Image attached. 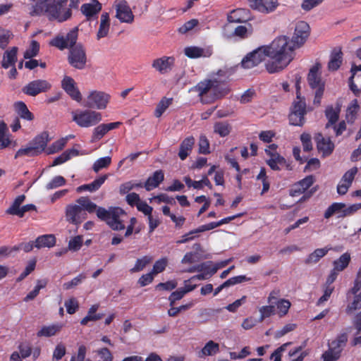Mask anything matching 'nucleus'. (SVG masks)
<instances>
[{
  "instance_id": "obj_1",
  "label": "nucleus",
  "mask_w": 361,
  "mask_h": 361,
  "mask_svg": "<svg viewBox=\"0 0 361 361\" xmlns=\"http://www.w3.org/2000/svg\"><path fill=\"white\" fill-rule=\"evenodd\" d=\"M268 57L271 59L266 63L269 73L283 70L293 59L294 50L297 49L289 37L283 35L276 38L269 45L265 46Z\"/></svg>"
},
{
  "instance_id": "obj_2",
  "label": "nucleus",
  "mask_w": 361,
  "mask_h": 361,
  "mask_svg": "<svg viewBox=\"0 0 361 361\" xmlns=\"http://www.w3.org/2000/svg\"><path fill=\"white\" fill-rule=\"evenodd\" d=\"M76 202L80 204L85 212H96L97 217L105 221L111 229L121 231L125 228V225L121 220V216L123 215L125 212L121 208L109 207L106 209L104 207H97L87 197H81L76 200Z\"/></svg>"
},
{
  "instance_id": "obj_3",
  "label": "nucleus",
  "mask_w": 361,
  "mask_h": 361,
  "mask_svg": "<svg viewBox=\"0 0 361 361\" xmlns=\"http://www.w3.org/2000/svg\"><path fill=\"white\" fill-rule=\"evenodd\" d=\"M29 13L31 16L44 15L49 20L62 23L71 18L72 12L69 8L61 12V3L56 2V0H35Z\"/></svg>"
},
{
  "instance_id": "obj_4",
  "label": "nucleus",
  "mask_w": 361,
  "mask_h": 361,
  "mask_svg": "<svg viewBox=\"0 0 361 361\" xmlns=\"http://www.w3.org/2000/svg\"><path fill=\"white\" fill-rule=\"evenodd\" d=\"M195 90L200 97L201 102L209 104L226 94V90L216 80H206L199 82Z\"/></svg>"
},
{
  "instance_id": "obj_5",
  "label": "nucleus",
  "mask_w": 361,
  "mask_h": 361,
  "mask_svg": "<svg viewBox=\"0 0 361 361\" xmlns=\"http://www.w3.org/2000/svg\"><path fill=\"white\" fill-rule=\"evenodd\" d=\"M50 140L47 132L42 133L30 142L26 147L18 149L15 155V158L23 156L35 157L40 154L45 150L47 143Z\"/></svg>"
},
{
  "instance_id": "obj_6",
  "label": "nucleus",
  "mask_w": 361,
  "mask_h": 361,
  "mask_svg": "<svg viewBox=\"0 0 361 361\" xmlns=\"http://www.w3.org/2000/svg\"><path fill=\"white\" fill-rule=\"evenodd\" d=\"M72 115L73 121L82 128L95 126L102 120L101 114L92 110H77Z\"/></svg>"
},
{
  "instance_id": "obj_7",
  "label": "nucleus",
  "mask_w": 361,
  "mask_h": 361,
  "mask_svg": "<svg viewBox=\"0 0 361 361\" xmlns=\"http://www.w3.org/2000/svg\"><path fill=\"white\" fill-rule=\"evenodd\" d=\"M320 66L319 64H316L312 66L307 75V81L309 85L312 89H315V94L314 99V104L319 106L321 103V99L322 97L324 85L322 82L321 76L319 74Z\"/></svg>"
},
{
  "instance_id": "obj_8",
  "label": "nucleus",
  "mask_w": 361,
  "mask_h": 361,
  "mask_svg": "<svg viewBox=\"0 0 361 361\" xmlns=\"http://www.w3.org/2000/svg\"><path fill=\"white\" fill-rule=\"evenodd\" d=\"M68 61L70 65L75 68L82 70L85 67L87 63L86 51L81 44H78L69 49Z\"/></svg>"
},
{
  "instance_id": "obj_9",
  "label": "nucleus",
  "mask_w": 361,
  "mask_h": 361,
  "mask_svg": "<svg viewBox=\"0 0 361 361\" xmlns=\"http://www.w3.org/2000/svg\"><path fill=\"white\" fill-rule=\"evenodd\" d=\"M78 28L75 27L67 33L66 36L58 35L50 41L51 46L56 47L60 50L74 47L78 36Z\"/></svg>"
},
{
  "instance_id": "obj_10",
  "label": "nucleus",
  "mask_w": 361,
  "mask_h": 361,
  "mask_svg": "<svg viewBox=\"0 0 361 361\" xmlns=\"http://www.w3.org/2000/svg\"><path fill=\"white\" fill-rule=\"evenodd\" d=\"M266 56H268V51L266 47H260L252 52L248 53L243 59L241 66L243 68L247 69L254 68L262 62Z\"/></svg>"
},
{
  "instance_id": "obj_11",
  "label": "nucleus",
  "mask_w": 361,
  "mask_h": 361,
  "mask_svg": "<svg viewBox=\"0 0 361 361\" xmlns=\"http://www.w3.org/2000/svg\"><path fill=\"white\" fill-rule=\"evenodd\" d=\"M306 104L305 99H297L293 102L291 113L289 115L290 124L293 126H302L305 123V115L306 114Z\"/></svg>"
},
{
  "instance_id": "obj_12",
  "label": "nucleus",
  "mask_w": 361,
  "mask_h": 361,
  "mask_svg": "<svg viewBox=\"0 0 361 361\" xmlns=\"http://www.w3.org/2000/svg\"><path fill=\"white\" fill-rule=\"evenodd\" d=\"M110 96L100 91H93L87 97L85 106L90 109H104L109 101Z\"/></svg>"
},
{
  "instance_id": "obj_13",
  "label": "nucleus",
  "mask_w": 361,
  "mask_h": 361,
  "mask_svg": "<svg viewBox=\"0 0 361 361\" xmlns=\"http://www.w3.org/2000/svg\"><path fill=\"white\" fill-rule=\"evenodd\" d=\"M51 88V84L46 80H35L30 82L22 89L24 94L35 97L40 93L46 92Z\"/></svg>"
},
{
  "instance_id": "obj_14",
  "label": "nucleus",
  "mask_w": 361,
  "mask_h": 361,
  "mask_svg": "<svg viewBox=\"0 0 361 361\" xmlns=\"http://www.w3.org/2000/svg\"><path fill=\"white\" fill-rule=\"evenodd\" d=\"M310 26L305 21L297 23L291 42L296 48L300 47L307 40L310 35Z\"/></svg>"
},
{
  "instance_id": "obj_15",
  "label": "nucleus",
  "mask_w": 361,
  "mask_h": 361,
  "mask_svg": "<svg viewBox=\"0 0 361 361\" xmlns=\"http://www.w3.org/2000/svg\"><path fill=\"white\" fill-rule=\"evenodd\" d=\"M66 216L68 221L73 224H79L87 218L80 204H69L66 208Z\"/></svg>"
},
{
  "instance_id": "obj_16",
  "label": "nucleus",
  "mask_w": 361,
  "mask_h": 361,
  "mask_svg": "<svg viewBox=\"0 0 361 361\" xmlns=\"http://www.w3.org/2000/svg\"><path fill=\"white\" fill-rule=\"evenodd\" d=\"M249 6L258 12L269 13L279 6L278 0H248Z\"/></svg>"
},
{
  "instance_id": "obj_17",
  "label": "nucleus",
  "mask_w": 361,
  "mask_h": 361,
  "mask_svg": "<svg viewBox=\"0 0 361 361\" xmlns=\"http://www.w3.org/2000/svg\"><path fill=\"white\" fill-rule=\"evenodd\" d=\"M174 58L171 56H162L154 59L152 66L161 74H165L172 70L174 65Z\"/></svg>"
},
{
  "instance_id": "obj_18",
  "label": "nucleus",
  "mask_w": 361,
  "mask_h": 361,
  "mask_svg": "<svg viewBox=\"0 0 361 361\" xmlns=\"http://www.w3.org/2000/svg\"><path fill=\"white\" fill-rule=\"evenodd\" d=\"M116 17L122 23H131L134 20V16L128 3L121 1L116 6Z\"/></svg>"
},
{
  "instance_id": "obj_19",
  "label": "nucleus",
  "mask_w": 361,
  "mask_h": 361,
  "mask_svg": "<svg viewBox=\"0 0 361 361\" xmlns=\"http://www.w3.org/2000/svg\"><path fill=\"white\" fill-rule=\"evenodd\" d=\"M315 179L312 175L306 176L302 180L295 183L289 191V195L292 197L298 196L304 193L310 186L312 185Z\"/></svg>"
},
{
  "instance_id": "obj_20",
  "label": "nucleus",
  "mask_w": 361,
  "mask_h": 361,
  "mask_svg": "<svg viewBox=\"0 0 361 361\" xmlns=\"http://www.w3.org/2000/svg\"><path fill=\"white\" fill-rule=\"evenodd\" d=\"M314 139L317 142V147L319 152H322L323 156H329L333 152L334 144L330 137H324L321 133H318L315 135Z\"/></svg>"
},
{
  "instance_id": "obj_21",
  "label": "nucleus",
  "mask_w": 361,
  "mask_h": 361,
  "mask_svg": "<svg viewBox=\"0 0 361 361\" xmlns=\"http://www.w3.org/2000/svg\"><path fill=\"white\" fill-rule=\"evenodd\" d=\"M62 87L73 99L77 102L82 100V95L72 78L66 76L62 80Z\"/></svg>"
},
{
  "instance_id": "obj_22",
  "label": "nucleus",
  "mask_w": 361,
  "mask_h": 361,
  "mask_svg": "<svg viewBox=\"0 0 361 361\" xmlns=\"http://www.w3.org/2000/svg\"><path fill=\"white\" fill-rule=\"evenodd\" d=\"M80 10L87 20H90L100 12L102 4L97 0H91L90 3L82 4Z\"/></svg>"
},
{
  "instance_id": "obj_23",
  "label": "nucleus",
  "mask_w": 361,
  "mask_h": 361,
  "mask_svg": "<svg viewBox=\"0 0 361 361\" xmlns=\"http://www.w3.org/2000/svg\"><path fill=\"white\" fill-rule=\"evenodd\" d=\"M164 180V173L162 170H157L150 176L144 185V188L147 191H151L152 190L159 187Z\"/></svg>"
},
{
  "instance_id": "obj_24",
  "label": "nucleus",
  "mask_w": 361,
  "mask_h": 361,
  "mask_svg": "<svg viewBox=\"0 0 361 361\" xmlns=\"http://www.w3.org/2000/svg\"><path fill=\"white\" fill-rule=\"evenodd\" d=\"M249 11L245 8H238L233 10L227 16V20L229 23H245L249 18Z\"/></svg>"
},
{
  "instance_id": "obj_25",
  "label": "nucleus",
  "mask_w": 361,
  "mask_h": 361,
  "mask_svg": "<svg viewBox=\"0 0 361 361\" xmlns=\"http://www.w3.org/2000/svg\"><path fill=\"white\" fill-rule=\"evenodd\" d=\"M185 54L190 59L209 57L212 51L210 49H203L198 47H188L184 49Z\"/></svg>"
},
{
  "instance_id": "obj_26",
  "label": "nucleus",
  "mask_w": 361,
  "mask_h": 361,
  "mask_svg": "<svg viewBox=\"0 0 361 361\" xmlns=\"http://www.w3.org/2000/svg\"><path fill=\"white\" fill-rule=\"evenodd\" d=\"M107 178V175H104L99 178L95 179L93 182L89 184L82 185L77 188L76 191L78 192H82L83 191L95 192L102 186Z\"/></svg>"
},
{
  "instance_id": "obj_27",
  "label": "nucleus",
  "mask_w": 361,
  "mask_h": 361,
  "mask_svg": "<svg viewBox=\"0 0 361 361\" xmlns=\"http://www.w3.org/2000/svg\"><path fill=\"white\" fill-rule=\"evenodd\" d=\"M194 144L195 138L192 136H189L183 140L178 152V157L181 160H185L187 158L192 151Z\"/></svg>"
},
{
  "instance_id": "obj_28",
  "label": "nucleus",
  "mask_w": 361,
  "mask_h": 361,
  "mask_svg": "<svg viewBox=\"0 0 361 361\" xmlns=\"http://www.w3.org/2000/svg\"><path fill=\"white\" fill-rule=\"evenodd\" d=\"M110 27V20L108 13H103L100 18V24L97 33V39H100L108 35Z\"/></svg>"
},
{
  "instance_id": "obj_29",
  "label": "nucleus",
  "mask_w": 361,
  "mask_h": 361,
  "mask_svg": "<svg viewBox=\"0 0 361 361\" xmlns=\"http://www.w3.org/2000/svg\"><path fill=\"white\" fill-rule=\"evenodd\" d=\"M348 338L346 333L339 334L331 343H329V347L341 354V352L347 344Z\"/></svg>"
},
{
  "instance_id": "obj_30",
  "label": "nucleus",
  "mask_w": 361,
  "mask_h": 361,
  "mask_svg": "<svg viewBox=\"0 0 361 361\" xmlns=\"http://www.w3.org/2000/svg\"><path fill=\"white\" fill-rule=\"evenodd\" d=\"M56 238L54 235H43L39 236L35 241V247L40 249L42 247H51L55 245Z\"/></svg>"
},
{
  "instance_id": "obj_31",
  "label": "nucleus",
  "mask_w": 361,
  "mask_h": 361,
  "mask_svg": "<svg viewBox=\"0 0 361 361\" xmlns=\"http://www.w3.org/2000/svg\"><path fill=\"white\" fill-rule=\"evenodd\" d=\"M329 249L326 247L316 249L314 252L310 253L304 262L305 264L310 265L317 263L323 257H324Z\"/></svg>"
},
{
  "instance_id": "obj_32",
  "label": "nucleus",
  "mask_w": 361,
  "mask_h": 361,
  "mask_svg": "<svg viewBox=\"0 0 361 361\" xmlns=\"http://www.w3.org/2000/svg\"><path fill=\"white\" fill-rule=\"evenodd\" d=\"M63 325L59 324L50 326H44L37 333L38 337H51L58 334L62 329Z\"/></svg>"
},
{
  "instance_id": "obj_33",
  "label": "nucleus",
  "mask_w": 361,
  "mask_h": 361,
  "mask_svg": "<svg viewBox=\"0 0 361 361\" xmlns=\"http://www.w3.org/2000/svg\"><path fill=\"white\" fill-rule=\"evenodd\" d=\"M18 48L12 47L10 50L5 51L4 54L1 66L4 68H8L11 66H13L17 58Z\"/></svg>"
},
{
  "instance_id": "obj_34",
  "label": "nucleus",
  "mask_w": 361,
  "mask_h": 361,
  "mask_svg": "<svg viewBox=\"0 0 361 361\" xmlns=\"http://www.w3.org/2000/svg\"><path fill=\"white\" fill-rule=\"evenodd\" d=\"M340 114V107L334 109L332 106H328L325 111V116L328 119L325 128H329L332 127L338 121Z\"/></svg>"
},
{
  "instance_id": "obj_35",
  "label": "nucleus",
  "mask_w": 361,
  "mask_h": 361,
  "mask_svg": "<svg viewBox=\"0 0 361 361\" xmlns=\"http://www.w3.org/2000/svg\"><path fill=\"white\" fill-rule=\"evenodd\" d=\"M342 51L341 49H334L331 54V59L328 64L330 71H336L342 63Z\"/></svg>"
},
{
  "instance_id": "obj_36",
  "label": "nucleus",
  "mask_w": 361,
  "mask_h": 361,
  "mask_svg": "<svg viewBox=\"0 0 361 361\" xmlns=\"http://www.w3.org/2000/svg\"><path fill=\"white\" fill-rule=\"evenodd\" d=\"M359 109L357 100L356 99L352 100L346 110L345 119L348 123H353L355 121Z\"/></svg>"
},
{
  "instance_id": "obj_37",
  "label": "nucleus",
  "mask_w": 361,
  "mask_h": 361,
  "mask_svg": "<svg viewBox=\"0 0 361 361\" xmlns=\"http://www.w3.org/2000/svg\"><path fill=\"white\" fill-rule=\"evenodd\" d=\"M252 32L253 28L251 24H248V27L239 25L235 28L233 32L228 37H238L240 39H245L250 36Z\"/></svg>"
},
{
  "instance_id": "obj_38",
  "label": "nucleus",
  "mask_w": 361,
  "mask_h": 361,
  "mask_svg": "<svg viewBox=\"0 0 361 361\" xmlns=\"http://www.w3.org/2000/svg\"><path fill=\"white\" fill-rule=\"evenodd\" d=\"M79 154V152L75 149H69L62 153L60 156L56 157L53 161L52 166H56L61 164L68 160H69L71 157H76Z\"/></svg>"
},
{
  "instance_id": "obj_39",
  "label": "nucleus",
  "mask_w": 361,
  "mask_h": 361,
  "mask_svg": "<svg viewBox=\"0 0 361 361\" xmlns=\"http://www.w3.org/2000/svg\"><path fill=\"white\" fill-rule=\"evenodd\" d=\"M219 351V345L213 341H209L201 350L199 356H210L216 354Z\"/></svg>"
},
{
  "instance_id": "obj_40",
  "label": "nucleus",
  "mask_w": 361,
  "mask_h": 361,
  "mask_svg": "<svg viewBox=\"0 0 361 361\" xmlns=\"http://www.w3.org/2000/svg\"><path fill=\"white\" fill-rule=\"evenodd\" d=\"M14 106L16 112L22 118L27 121H32L34 118L33 114L29 111L24 102H18Z\"/></svg>"
},
{
  "instance_id": "obj_41",
  "label": "nucleus",
  "mask_w": 361,
  "mask_h": 361,
  "mask_svg": "<svg viewBox=\"0 0 361 361\" xmlns=\"http://www.w3.org/2000/svg\"><path fill=\"white\" fill-rule=\"evenodd\" d=\"M350 261V254L348 252L343 254L338 259L334 261V269L338 272L342 271L348 266Z\"/></svg>"
},
{
  "instance_id": "obj_42",
  "label": "nucleus",
  "mask_w": 361,
  "mask_h": 361,
  "mask_svg": "<svg viewBox=\"0 0 361 361\" xmlns=\"http://www.w3.org/2000/svg\"><path fill=\"white\" fill-rule=\"evenodd\" d=\"M231 130V125L225 121H219L214 123V132L221 137H226Z\"/></svg>"
},
{
  "instance_id": "obj_43",
  "label": "nucleus",
  "mask_w": 361,
  "mask_h": 361,
  "mask_svg": "<svg viewBox=\"0 0 361 361\" xmlns=\"http://www.w3.org/2000/svg\"><path fill=\"white\" fill-rule=\"evenodd\" d=\"M345 204L344 203L335 202L330 205L324 212V216L325 219H329L334 214L343 213Z\"/></svg>"
},
{
  "instance_id": "obj_44",
  "label": "nucleus",
  "mask_w": 361,
  "mask_h": 361,
  "mask_svg": "<svg viewBox=\"0 0 361 361\" xmlns=\"http://www.w3.org/2000/svg\"><path fill=\"white\" fill-rule=\"evenodd\" d=\"M47 284V281L46 279L37 280V285L35 288L24 298L23 300L25 302H28L35 299L39 294V290L42 288H44Z\"/></svg>"
},
{
  "instance_id": "obj_45",
  "label": "nucleus",
  "mask_w": 361,
  "mask_h": 361,
  "mask_svg": "<svg viewBox=\"0 0 361 361\" xmlns=\"http://www.w3.org/2000/svg\"><path fill=\"white\" fill-rule=\"evenodd\" d=\"M144 185L142 183H136L135 181H128L120 185L119 192L121 195L127 194L128 192L134 188H143Z\"/></svg>"
},
{
  "instance_id": "obj_46",
  "label": "nucleus",
  "mask_w": 361,
  "mask_h": 361,
  "mask_svg": "<svg viewBox=\"0 0 361 361\" xmlns=\"http://www.w3.org/2000/svg\"><path fill=\"white\" fill-rule=\"evenodd\" d=\"M171 102L172 99H167L166 97L162 98L157 105L156 109L154 111V116L157 118L160 117L171 105Z\"/></svg>"
},
{
  "instance_id": "obj_47",
  "label": "nucleus",
  "mask_w": 361,
  "mask_h": 361,
  "mask_svg": "<svg viewBox=\"0 0 361 361\" xmlns=\"http://www.w3.org/2000/svg\"><path fill=\"white\" fill-rule=\"evenodd\" d=\"M8 128L6 125L0 121V149H3L8 146L10 140L7 137Z\"/></svg>"
},
{
  "instance_id": "obj_48",
  "label": "nucleus",
  "mask_w": 361,
  "mask_h": 361,
  "mask_svg": "<svg viewBox=\"0 0 361 361\" xmlns=\"http://www.w3.org/2000/svg\"><path fill=\"white\" fill-rule=\"evenodd\" d=\"M68 141V137H63L56 142H54L50 147L47 149V154H51L61 150Z\"/></svg>"
},
{
  "instance_id": "obj_49",
  "label": "nucleus",
  "mask_w": 361,
  "mask_h": 361,
  "mask_svg": "<svg viewBox=\"0 0 361 361\" xmlns=\"http://www.w3.org/2000/svg\"><path fill=\"white\" fill-rule=\"evenodd\" d=\"M152 261V257L149 256H144L141 259H137L134 267L130 271L132 273L138 272L144 269V268Z\"/></svg>"
},
{
  "instance_id": "obj_50",
  "label": "nucleus",
  "mask_w": 361,
  "mask_h": 361,
  "mask_svg": "<svg viewBox=\"0 0 361 361\" xmlns=\"http://www.w3.org/2000/svg\"><path fill=\"white\" fill-rule=\"evenodd\" d=\"M111 162L110 157H105L97 159L93 164L92 169L96 173L99 172L102 169L108 167Z\"/></svg>"
},
{
  "instance_id": "obj_51",
  "label": "nucleus",
  "mask_w": 361,
  "mask_h": 361,
  "mask_svg": "<svg viewBox=\"0 0 361 361\" xmlns=\"http://www.w3.org/2000/svg\"><path fill=\"white\" fill-rule=\"evenodd\" d=\"M25 199V196L24 195H21L18 196L14 200L12 205L6 210V213L12 215H16L20 209V204L24 202Z\"/></svg>"
},
{
  "instance_id": "obj_52",
  "label": "nucleus",
  "mask_w": 361,
  "mask_h": 361,
  "mask_svg": "<svg viewBox=\"0 0 361 361\" xmlns=\"http://www.w3.org/2000/svg\"><path fill=\"white\" fill-rule=\"evenodd\" d=\"M354 295L353 301L346 307L345 311L347 314H351L353 312L361 308V292Z\"/></svg>"
},
{
  "instance_id": "obj_53",
  "label": "nucleus",
  "mask_w": 361,
  "mask_h": 361,
  "mask_svg": "<svg viewBox=\"0 0 361 361\" xmlns=\"http://www.w3.org/2000/svg\"><path fill=\"white\" fill-rule=\"evenodd\" d=\"M107 133L108 130L104 123L98 126L94 129L92 136V142H93L101 140Z\"/></svg>"
},
{
  "instance_id": "obj_54",
  "label": "nucleus",
  "mask_w": 361,
  "mask_h": 361,
  "mask_svg": "<svg viewBox=\"0 0 361 361\" xmlns=\"http://www.w3.org/2000/svg\"><path fill=\"white\" fill-rule=\"evenodd\" d=\"M86 279V275L80 274L78 276L73 279L71 281L64 283L63 287L65 290H69L80 284Z\"/></svg>"
},
{
  "instance_id": "obj_55",
  "label": "nucleus",
  "mask_w": 361,
  "mask_h": 361,
  "mask_svg": "<svg viewBox=\"0 0 361 361\" xmlns=\"http://www.w3.org/2000/svg\"><path fill=\"white\" fill-rule=\"evenodd\" d=\"M39 50V44L37 41H32L30 47L24 53V58L32 59V57L37 55Z\"/></svg>"
},
{
  "instance_id": "obj_56",
  "label": "nucleus",
  "mask_w": 361,
  "mask_h": 361,
  "mask_svg": "<svg viewBox=\"0 0 361 361\" xmlns=\"http://www.w3.org/2000/svg\"><path fill=\"white\" fill-rule=\"evenodd\" d=\"M291 344L292 342H287L281 345L272 353L270 356V360H272L273 361H281L282 353L286 350L287 347Z\"/></svg>"
},
{
  "instance_id": "obj_57",
  "label": "nucleus",
  "mask_w": 361,
  "mask_h": 361,
  "mask_svg": "<svg viewBox=\"0 0 361 361\" xmlns=\"http://www.w3.org/2000/svg\"><path fill=\"white\" fill-rule=\"evenodd\" d=\"M277 309L279 310V314L280 317L286 315L290 307V302L288 300L281 299L276 303Z\"/></svg>"
},
{
  "instance_id": "obj_58",
  "label": "nucleus",
  "mask_w": 361,
  "mask_h": 361,
  "mask_svg": "<svg viewBox=\"0 0 361 361\" xmlns=\"http://www.w3.org/2000/svg\"><path fill=\"white\" fill-rule=\"evenodd\" d=\"M341 355L329 347V349L322 354V358L323 361H336L340 358Z\"/></svg>"
},
{
  "instance_id": "obj_59",
  "label": "nucleus",
  "mask_w": 361,
  "mask_h": 361,
  "mask_svg": "<svg viewBox=\"0 0 361 361\" xmlns=\"http://www.w3.org/2000/svg\"><path fill=\"white\" fill-rule=\"evenodd\" d=\"M357 171V167H353L344 173L341 181L351 185Z\"/></svg>"
},
{
  "instance_id": "obj_60",
  "label": "nucleus",
  "mask_w": 361,
  "mask_h": 361,
  "mask_svg": "<svg viewBox=\"0 0 361 361\" xmlns=\"http://www.w3.org/2000/svg\"><path fill=\"white\" fill-rule=\"evenodd\" d=\"M199 152L203 154L210 153L209 142L205 135H201L199 140Z\"/></svg>"
},
{
  "instance_id": "obj_61",
  "label": "nucleus",
  "mask_w": 361,
  "mask_h": 361,
  "mask_svg": "<svg viewBox=\"0 0 361 361\" xmlns=\"http://www.w3.org/2000/svg\"><path fill=\"white\" fill-rule=\"evenodd\" d=\"M66 183V180L63 176H55L49 183L47 184L46 188L51 190L62 186Z\"/></svg>"
},
{
  "instance_id": "obj_62",
  "label": "nucleus",
  "mask_w": 361,
  "mask_h": 361,
  "mask_svg": "<svg viewBox=\"0 0 361 361\" xmlns=\"http://www.w3.org/2000/svg\"><path fill=\"white\" fill-rule=\"evenodd\" d=\"M82 245V237L77 235L71 239L68 243V249L72 251H77L80 249Z\"/></svg>"
},
{
  "instance_id": "obj_63",
  "label": "nucleus",
  "mask_w": 361,
  "mask_h": 361,
  "mask_svg": "<svg viewBox=\"0 0 361 361\" xmlns=\"http://www.w3.org/2000/svg\"><path fill=\"white\" fill-rule=\"evenodd\" d=\"M274 311H275L274 305H266V306L262 307L259 309V312L261 314V317L259 319L260 322H262L264 319V318L268 317L271 316V314H273L274 313Z\"/></svg>"
},
{
  "instance_id": "obj_64",
  "label": "nucleus",
  "mask_w": 361,
  "mask_h": 361,
  "mask_svg": "<svg viewBox=\"0 0 361 361\" xmlns=\"http://www.w3.org/2000/svg\"><path fill=\"white\" fill-rule=\"evenodd\" d=\"M166 265H167V259L166 258H163L159 260H157L153 266V269H152V273H153V274L154 275V274L162 272L165 269Z\"/></svg>"
}]
</instances>
